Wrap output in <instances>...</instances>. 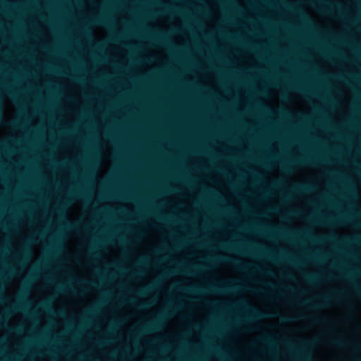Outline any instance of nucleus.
Masks as SVG:
<instances>
[{
  "label": "nucleus",
  "instance_id": "nucleus-13",
  "mask_svg": "<svg viewBox=\"0 0 361 361\" xmlns=\"http://www.w3.org/2000/svg\"><path fill=\"white\" fill-rule=\"evenodd\" d=\"M341 222H345V223H346V222L350 221V219H349V218H348V217H344V218H343V219H341Z\"/></svg>",
  "mask_w": 361,
  "mask_h": 361
},
{
  "label": "nucleus",
  "instance_id": "nucleus-14",
  "mask_svg": "<svg viewBox=\"0 0 361 361\" xmlns=\"http://www.w3.org/2000/svg\"><path fill=\"white\" fill-rule=\"evenodd\" d=\"M137 306H138L139 307H140V308H144V307H145L146 305H145V304H144V303H138V304H137Z\"/></svg>",
  "mask_w": 361,
  "mask_h": 361
},
{
  "label": "nucleus",
  "instance_id": "nucleus-3",
  "mask_svg": "<svg viewBox=\"0 0 361 361\" xmlns=\"http://www.w3.org/2000/svg\"><path fill=\"white\" fill-rule=\"evenodd\" d=\"M250 310L252 311V317L254 319H262V318L269 317V315L261 312L256 308L250 307Z\"/></svg>",
  "mask_w": 361,
  "mask_h": 361
},
{
  "label": "nucleus",
  "instance_id": "nucleus-16",
  "mask_svg": "<svg viewBox=\"0 0 361 361\" xmlns=\"http://www.w3.org/2000/svg\"><path fill=\"white\" fill-rule=\"evenodd\" d=\"M68 226L71 228H75V224H70V223H68Z\"/></svg>",
  "mask_w": 361,
  "mask_h": 361
},
{
  "label": "nucleus",
  "instance_id": "nucleus-6",
  "mask_svg": "<svg viewBox=\"0 0 361 361\" xmlns=\"http://www.w3.org/2000/svg\"><path fill=\"white\" fill-rule=\"evenodd\" d=\"M305 278L307 279V280L309 282H314V281H316L318 279L317 276L316 275H314V274L305 275Z\"/></svg>",
  "mask_w": 361,
  "mask_h": 361
},
{
  "label": "nucleus",
  "instance_id": "nucleus-25",
  "mask_svg": "<svg viewBox=\"0 0 361 361\" xmlns=\"http://www.w3.org/2000/svg\"><path fill=\"white\" fill-rule=\"evenodd\" d=\"M25 255L28 254V250H25Z\"/></svg>",
  "mask_w": 361,
  "mask_h": 361
},
{
  "label": "nucleus",
  "instance_id": "nucleus-21",
  "mask_svg": "<svg viewBox=\"0 0 361 361\" xmlns=\"http://www.w3.org/2000/svg\"><path fill=\"white\" fill-rule=\"evenodd\" d=\"M59 289L60 290H64V288L62 286H59Z\"/></svg>",
  "mask_w": 361,
  "mask_h": 361
},
{
  "label": "nucleus",
  "instance_id": "nucleus-22",
  "mask_svg": "<svg viewBox=\"0 0 361 361\" xmlns=\"http://www.w3.org/2000/svg\"><path fill=\"white\" fill-rule=\"evenodd\" d=\"M287 322H290L291 321V319L289 318V317H287L285 319Z\"/></svg>",
  "mask_w": 361,
  "mask_h": 361
},
{
  "label": "nucleus",
  "instance_id": "nucleus-10",
  "mask_svg": "<svg viewBox=\"0 0 361 361\" xmlns=\"http://www.w3.org/2000/svg\"><path fill=\"white\" fill-rule=\"evenodd\" d=\"M24 304H20V305H18L16 306H15L14 309L15 310H22L24 309Z\"/></svg>",
  "mask_w": 361,
  "mask_h": 361
},
{
  "label": "nucleus",
  "instance_id": "nucleus-9",
  "mask_svg": "<svg viewBox=\"0 0 361 361\" xmlns=\"http://www.w3.org/2000/svg\"><path fill=\"white\" fill-rule=\"evenodd\" d=\"M218 261L224 262H230L236 264V262L227 257L217 259Z\"/></svg>",
  "mask_w": 361,
  "mask_h": 361
},
{
  "label": "nucleus",
  "instance_id": "nucleus-19",
  "mask_svg": "<svg viewBox=\"0 0 361 361\" xmlns=\"http://www.w3.org/2000/svg\"><path fill=\"white\" fill-rule=\"evenodd\" d=\"M87 284L90 286H94V283L92 282H88Z\"/></svg>",
  "mask_w": 361,
  "mask_h": 361
},
{
  "label": "nucleus",
  "instance_id": "nucleus-23",
  "mask_svg": "<svg viewBox=\"0 0 361 361\" xmlns=\"http://www.w3.org/2000/svg\"><path fill=\"white\" fill-rule=\"evenodd\" d=\"M44 307L47 309H50V306L49 305H45Z\"/></svg>",
  "mask_w": 361,
  "mask_h": 361
},
{
  "label": "nucleus",
  "instance_id": "nucleus-8",
  "mask_svg": "<svg viewBox=\"0 0 361 361\" xmlns=\"http://www.w3.org/2000/svg\"><path fill=\"white\" fill-rule=\"evenodd\" d=\"M310 321L314 324H318V323H326V319H319L318 317H311L310 318Z\"/></svg>",
  "mask_w": 361,
  "mask_h": 361
},
{
  "label": "nucleus",
  "instance_id": "nucleus-12",
  "mask_svg": "<svg viewBox=\"0 0 361 361\" xmlns=\"http://www.w3.org/2000/svg\"><path fill=\"white\" fill-rule=\"evenodd\" d=\"M302 163H304V164H310V163H314L313 161H311V160H309V159H305V160H303V161H301Z\"/></svg>",
  "mask_w": 361,
  "mask_h": 361
},
{
  "label": "nucleus",
  "instance_id": "nucleus-17",
  "mask_svg": "<svg viewBox=\"0 0 361 361\" xmlns=\"http://www.w3.org/2000/svg\"><path fill=\"white\" fill-rule=\"evenodd\" d=\"M238 268V269H245V266H241V265H237Z\"/></svg>",
  "mask_w": 361,
  "mask_h": 361
},
{
  "label": "nucleus",
  "instance_id": "nucleus-11",
  "mask_svg": "<svg viewBox=\"0 0 361 361\" xmlns=\"http://www.w3.org/2000/svg\"><path fill=\"white\" fill-rule=\"evenodd\" d=\"M264 342L271 344V338L270 336H267L263 339Z\"/></svg>",
  "mask_w": 361,
  "mask_h": 361
},
{
  "label": "nucleus",
  "instance_id": "nucleus-18",
  "mask_svg": "<svg viewBox=\"0 0 361 361\" xmlns=\"http://www.w3.org/2000/svg\"><path fill=\"white\" fill-rule=\"evenodd\" d=\"M140 293L142 294V295H145L146 294V290H143L140 291Z\"/></svg>",
  "mask_w": 361,
  "mask_h": 361
},
{
  "label": "nucleus",
  "instance_id": "nucleus-7",
  "mask_svg": "<svg viewBox=\"0 0 361 361\" xmlns=\"http://www.w3.org/2000/svg\"><path fill=\"white\" fill-rule=\"evenodd\" d=\"M94 23L100 25H108V21L104 18H96Z\"/></svg>",
  "mask_w": 361,
  "mask_h": 361
},
{
  "label": "nucleus",
  "instance_id": "nucleus-1",
  "mask_svg": "<svg viewBox=\"0 0 361 361\" xmlns=\"http://www.w3.org/2000/svg\"><path fill=\"white\" fill-rule=\"evenodd\" d=\"M312 187L309 185H298L295 186L291 191L296 194H302L310 192L312 190Z\"/></svg>",
  "mask_w": 361,
  "mask_h": 361
},
{
  "label": "nucleus",
  "instance_id": "nucleus-4",
  "mask_svg": "<svg viewBox=\"0 0 361 361\" xmlns=\"http://www.w3.org/2000/svg\"><path fill=\"white\" fill-rule=\"evenodd\" d=\"M238 288L236 286H224L222 289H219L216 287H211V289L214 291H220V290H235Z\"/></svg>",
  "mask_w": 361,
  "mask_h": 361
},
{
  "label": "nucleus",
  "instance_id": "nucleus-20",
  "mask_svg": "<svg viewBox=\"0 0 361 361\" xmlns=\"http://www.w3.org/2000/svg\"><path fill=\"white\" fill-rule=\"evenodd\" d=\"M294 89H295V90H300V91H303V90H302V89L299 88V87H294Z\"/></svg>",
  "mask_w": 361,
  "mask_h": 361
},
{
  "label": "nucleus",
  "instance_id": "nucleus-15",
  "mask_svg": "<svg viewBox=\"0 0 361 361\" xmlns=\"http://www.w3.org/2000/svg\"><path fill=\"white\" fill-rule=\"evenodd\" d=\"M159 42L165 43L166 44V40L165 37H162L161 39L159 40Z\"/></svg>",
  "mask_w": 361,
  "mask_h": 361
},
{
  "label": "nucleus",
  "instance_id": "nucleus-26",
  "mask_svg": "<svg viewBox=\"0 0 361 361\" xmlns=\"http://www.w3.org/2000/svg\"><path fill=\"white\" fill-rule=\"evenodd\" d=\"M334 298H338V295H334Z\"/></svg>",
  "mask_w": 361,
  "mask_h": 361
},
{
  "label": "nucleus",
  "instance_id": "nucleus-5",
  "mask_svg": "<svg viewBox=\"0 0 361 361\" xmlns=\"http://www.w3.org/2000/svg\"><path fill=\"white\" fill-rule=\"evenodd\" d=\"M332 343L334 345L338 346V347L344 346L346 345V343L342 339L334 340V341H332Z\"/></svg>",
  "mask_w": 361,
  "mask_h": 361
},
{
  "label": "nucleus",
  "instance_id": "nucleus-24",
  "mask_svg": "<svg viewBox=\"0 0 361 361\" xmlns=\"http://www.w3.org/2000/svg\"><path fill=\"white\" fill-rule=\"evenodd\" d=\"M16 331H18V332H20V331H21V329H20V328H17V329H16Z\"/></svg>",
  "mask_w": 361,
  "mask_h": 361
},
{
  "label": "nucleus",
  "instance_id": "nucleus-2",
  "mask_svg": "<svg viewBox=\"0 0 361 361\" xmlns=\"http://www.w3.org/2000/svg\"><path fill=\"white\" fill-rule=\"evenodd\" d=\"M331 299V297L329 296H322L321 298L322 302L320 303H310V306L312 308H317L324 307L326 305V304L328 302V301Z\"/></svg>",
  "mask_w": 361,
  "mask_h": 361
},
{
  "label": "nucleus",
  "instance_id": "nucleus-27",
  "mask_svg": "<svg viewBox=\"0 0 361 361\" xmlns=\"http://www.w3.org/2000/svg\"><path fill=\"white\" fill-rule=\"evenodd\" d=\"M360 295H361V292H360Z\"/></svg>",
  "mask_w": 361,
  "mask_h": 361
}]
</instances>
